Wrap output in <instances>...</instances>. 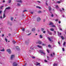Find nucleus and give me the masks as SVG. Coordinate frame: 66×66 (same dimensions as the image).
Listing matches in <instances>:
<instances>
[{
    "instance_id": "c9c22d12",
    "label": "nucleus",
    "mask_w": 66,
    "mask_h": 66,
    "mask_svg": "<svg viewBox=\"0 0 66 66\" xmlns=\"http://www.w3.org/2000/svg\"><path fill=\"white\" fill-rule=\"evenodd\" d=\"M56 9H58V8H59V7H58V6H57V5L56 6Z\"/></svg>"
},
{
    "instance_id": "603ef678",
    "label": "nucleus",
    "mask_w": 66,
    "mask_h": 66,
    "mask_svg": "<svg viewBox=\"0 0 66 66\" xmlns=\"http://www.w3.org/2000/svg\"><path fill=\"white\" fill-rule=\"evenodd\" d=\"M0 18H1V19H2V16H0Z\"/></svg>"
},
{
    "instance_id": "412c9836",
    "label": "nucleus",
    "mask_w": 66,
    "mask_h": 66,
    "mask_svg": "<svg viewBox=\"0 0 66 66\" xmlns=\"http://www.w3.org/2000/svg\"><path fill=\"white\" fill-rule=\"evenodd\" d=\"M41 31H44V28H41Z\"/></svg>"
},
{
    "instance_id": "a18cd8bd",
    "label": "nucleus",
    "mask_w": 66,
    "mask_h": 66,
    "mask_svg": "<svg viewBox=\"0 0 66 66\" xmlns=\"http://www.w3.org/2000/svg\"><path fill=\"white\" fill-rule=\"evenodd\" d=\"M44 61H45V62H47V61L46 60H45Z\"/></svg>"
},
{
    "instance_id": "4be33fe9",
    "label": "nucleus",
    "mask_w": 66,
    "mask_h": 66,
    "mask_svg": "<svg viewBox=\"0 0 66 66\" xmlns=\"http://www.w3.org/2000/svg\"><path fill=\"white\" fill-rule=\"evenodd\" d=\"M13 19H14L13 18V17H11V20L12 21H13Z\"/></svg>"
},
{
    "instance_id": "39448f33",
    "label": "nucleus",
    "mask_w": 66,
    "mask_h": 66,
    "mask_svg": "<svg viewBox=\"0 0 66 66\" xmlns=\"http://www.w3.org/2000/svg\"><path fill=\"white\" fill-rule=\"evenodd\" d=\"M47 31L48 33V34L50 35H51L52 34V33L51 32H49V30H47Z\"/></svg>"
},
{
    "instance_id": "473e14b6",
    "label": "nucleus",
    "mask_w": 66,
    "mask_h": 66,
    "mask_svg": "<svg viewBox=\"0 0 66 66\" xmlns=\"http://www.w3.org/2000/svg\"><path fill=\"white\" fill-rule=\"evenodd\" d=\"M52 27H55V26L53 25H52Z\"/></svg>"
},
{
    "instance_id": "2f4dec72",
    "label": "nucleus",
    "mask_w": 66,
    "mask_h": 66,
    "mask_svg": "<svg viewBox=\"0 0 66 66\" xmlns=\"http://www.w3.org/2000/svg\"><path fill=\"white\" fill-rule=\"evenodd\" d=\"M19 6H20V4L19 3H18L17 4Z\"/></svg>"
},
{
    "instance_id": "ddd939ff",
    "label": "nucleus",
    "mask_w": 66,
    "mask_h": 66,
    "mask_svg": "<svg viewBox=\"0 0 66 66\" xmlns=\"http://www.w3.org/2000/svg\"><path fill=\"white\" fill-rule=\"evenodd\" d=\"M57 64L55 63H54L53 64V66H57Z\"/></svg>"
},
{
    "instance_id": "0eeeda50",
    "label": "nucleus",
    "mask_w": 66,
    "mask_h": 66,
    "mask_svg": "<svg viewBox=\"0 0 66 66\" xmlns=\"http://www.w3.org/2000/svg\"><path fill=\"white\" fill-rule=\"evenodd\" d=\"M40 20V18L39 17H38L37 18V21H39Z\"/></svg>"
},
{
    "instance_id": "e2e57ef3",
    "label": "nucleus",
    "mask_w": 66,
    "mask_h": 66,
    "mask_svg": "<svg viewBox=\"0 0 66 66\" xmlns=\"http://www.w3.org/2000/svg\"><path fill=\"white\" fill-rule=\"evenodd\" d=\"M2 12V11H0V14H1V12Z\"/></svg>"
},
{
    "instance_id": "f8f14e48",
    "label": "nucleus",
    "mask_w": 66,
    "mask_h": 66,
    "mask_svg": "<svg viewBox=\"0 0 66 66\" xmlns=\"http://www.w3.org/2000/svg\"><path fill=\"white\" fill-rule=\"evenodd\" d=\"M16 48L17 50H19V47L18 46L16 47Z\"/></svg>"
},
{
    "instance_id": "09e8293b",
    "label": "nucleus",
    "mask_w": 66,
    "mask_h": 66,
    "mask_svg": "<svg viewBox=\"0 0 66 66\" xmlns=\"http://www.w3.org/2000/svg\"><path fill=\"white\" fill-rule=\"evenodd\" d=\"M55 21H58V19H57L56 20H55Z\"/></svg>"
},
{
    "instance_id": "79ce46f5",
    "label": "nucleus",
    "mask_w": 66,
    "mask_h": 66,
    "mask_svg": "<svg viewBox=\"0 0 66 66\" xmlns=\"http://www.w3.org/2000/svg\"><path fill=\"white\" fill-rule=\"evenodd\" d=\"M47 51L48 53H49V50H47Z\"/></svg>"
},
{
    "instance_id": "4468645a",
    "label": "nucleus",
    "mask_w": 66,
    "mask_h": 66,
    "mask_svg": "<svg viewBox=\"0 0 66 66\" xmlns=\"http://www.w3.org/2000/svg\"><path fill=\"white\" fill-rule=\"evenodd\" d=\"M57 32L58 36H60V35H61V33H59L58 32Z\"/></svg>"
},
{
    "instance_id": "58836bf2",
    "label": "nucleus",
    "mask_w": 66,
    "mask_h": 66,
    "mask_svg": "<svg viewBox=\"0 0 66 66\" xmlns=\"http://www.w3.org/2000/svg\"><path fill=\"white\" fill-rule=\"evenodd\" d=\"M3 7V6H1L0 7L1 9H2V7Z\"/></svg>"
},
{
    "instance_id": "6ab92c4d",
    "label": "nucleus",
    "mask_w": 66,
    "mask_h": 66,
    "mask_svg": "<svg viewBox=\"0 0 66 66\" xmlns=\"http://www.w3.org/2000/svg\"><path fill=\"white\" fill-rule=\"evenodd\" d=\"M37 64H36V66H38V65H40V63H37Z\"/></svg>"
},
{
    "instance_id": "c756f323",
    "label": "nucleus",
    "mask_w": 66,
    "mask_h": 66,
    "mask_svg": "<svg viewBox=\"0 0 66 66\" xmlns=\"http://www.w3.org/2000/svg\"><path fill=\"white\" fill-rule=\"evenodd\" d=\"M61 38H62V39H64V37H63L62 36L61 37Z\"/></svg>"
},
{
    "instance_id": "a19ab883",
    "label": "nucleus",
    "mask_w": 66,
    "mask_h": 66,
    "mask_svg": "<svg viewBox=\"0 0 66 66\" xmlns=\"http://www.w3.org/2000/svg\"><path fill=\"white\" fill-rule=\"evenodd\" d=\"M62 50L63 51H65V50H64V48H62Z\"/></svg>"
},
{
    "instance_id": "9b49d317",
    "label": "nucleus",
    "mask_w": 66,
    "mask_h": 66,
    "mask_svg": "<svg viewBox=\"0 0 66 66\" xmlns=\"http://www.w3.org/2000/svg\"><path fill=\"white\" fill-rule=\"evenodd\" d=\"M37 47H38L39 48H42V46H40L39 45H38L37 46Z\"/></svg>"
},
{
    "instance_id": "052dcab7",
    "label": "nucleus",
    "mask_w": 66,
    "mask_h": 66,
    "mask_svg": "<svg viewBox=\"0 0 66 66\" xmlns=\"http://www.w3.org/2000/svg\"><path fill=\"white\" fill-rule=\"evenodd\" d=\"M61 21H59V23H61Z\"/></svg>"
},
{
    "instance_id": "9d476101",
    "label": "nucleus",
    "mask_w": 66,
    "mask_h": 66,
    "mask_svg": "<svg viewBox=\"0 0 66 66\" xmlns=\"http://www.w3.org/2000/svg\"><path fill=\"white\" fill-rule=\"evenodd\" d=\"M17 2H20V3H22V1L21 0L17 1Z\"/></svg>"
},
{
    "instance_id": "1a4fd4ad",
    "label": "nucleus",
    "mask_w": 66,
    "mask_h": 66,
    "mask_svg": "<svg viewBox=\"0 0 66 66\" xmlns=\"http://www.w3.org/2000/svg\"><path fill=\"white\" fill-rule=\"evenodd\" d=\"M6 9H7V10H9L10 9V7H8L6 8L5 9V10L4 11V12H5V10H6Z\"/></svg>"
},
{
    "instance_id": "69168bd1",
    "label": "nucleus",
    "mask_w": 66,
    "mask_h": 66,
    "mask_svg": "<svg viewBox=\"0 0 66 66\" xmlns=\"http://www.w3.org/2000/svg\"><path fill=\"white\" fill-rule=\"evenodd\" d=\"M23 66H26V64H25Z\"/></svg>"
},
{
    "instance_id": "bb28decb",
    "label": "nucleus",
    "mask_w": 66,
    "mask_h": 66,
    "mask_svg": "<svg viewBox=\"0 0 66 66\" xmlns=\"http://www.w3.org/2000/svg\"><path fill=\"white\" fill-rule=\"evenodd\" d=\"M65 44H66V42H64L63 44V46H65Z\"/></svg>"
},
{
    "instance_id": "cd10ccee",
    "label": "nucleus",
    "mask_w": 66,
    "mask_h": 66,
    "mask_svg": "<svg viewBox=\"0 0 66 66\" xmlns=\"http://www.w3.org/2000/svg\"><path fill=\"white\" fill-rule=\"evenodd\" d=\"M38 13H42V11H38Z\"/></svg>"
},
{
    "instance_id": "c03bdc74",
    "label": "nucleus",
    "mask_w": 66,
    "mask_h": 66,
    "mask_svg": "<svg viewBox=\"0 0 66 66\" xmlns=\"http://www.w3.org/2000/svg\"><path fill=\"white\" fill-rule=\"evenodd\" d=\"M30 49L32 50V49H33V48L32 47H30Z\"/></svg>"
},
{
    "instance_id": "4c0bfd02",
    "label": "nucleus",
    "mask_w": 66,
    "mask_h": 66,
    "mask_svg": "<svg viewBox=\"0 0 66 66\" xmlns=\"http://www.w3.org/2000/svg\"><path fill=\"white\" fill-rule=\"evenodd\" d=\"M42 46H45V45H46V44H42Z\"/></svg>"
},
{
    "instance_id": "8fccbe9b",
    "label": "nucleus",
    "mask_w": 66,
    "mask_h": 66,
    "mask_svg": "<svg viewBox=\"0 0 66 66\" xmlns=\"http://www.w3.org/2000/svg\"><path fill=\"white\" fill-rule=\"evenodd\" d=\"M53 54L54 56V55H55V53H53Z\"/></svg>"
},
{
    "instance_id": "f03ea898",
    "label": "nucleus",
    "mask_w": 66,
    "mask_h": 66,
    "mask_svg": "<svg viewBox=\"0 0 66 66\" xmlns=\"http://www.w3.org/2000/svg\"><path fill=\"white\" fill-rule=\"evenodd\" d=\"M15 57V56L14 55H11L10 59L11 60H13V59H14V58Z\"/></svg>"
},
{
    "instance_id": "20e7f679",
    "label": "nucleus",
    "mask_w": 66,
    "mask_h": 66,
    "mask_svg": "<svg viewBox=\"0 0 66 66\" xmlns=\"http://www.w3.org/2000/svg\"><path fill=\"white\" fill-rule=\"evenodd\" d=\"M17 63L16 62H14L13 64V66H17Z\"/></svg>"
},
{
    "instance_id": "e433bc0d",
    "label": "nucleus",
    "mask_w": 66,
    "mask_h": 66,
    "mask_svg": "<svg viewBox=\"0 0 66 66\" xmlns=\"http://www.w3.org/2000/svg\"><path fill=\"white\" fill-rule=\"evenodd\" d=\"M22 31H24V29L23 28V29H22Z\"/></svg>"
},
{
    "instance_id": "4d7b16f0",
    "label": "nucleus",
    "mask_w": 66,
    "mask_h": 66,
    "mask_svg": "<svg viewBox=\"0 0 66 66\" xmlns=\"http://www.w3.org/2000/svg\"><path fill=\"white\" fill-rule=\"evenodd\" d=\"M45 21H46V20H45V19H44L43 20V21L44 22H45Z\"/></svg>"
},
{
    "instance_id": "0e129e2a",
    "label": "nucleus",
    "mask_w": 66,
    "mask_h": 66,
    "mask_svg": "<svg viewBox=\"0 0 66 66\" xmlns=\"http://www.w3.org/2000/svg\"><path fill=\"white\" fill-rule=\"evenodd\" d=\"M58 44H59V45H60V42H58Z\"/></svg>"
},
{
    "instance_id": "a878e982",
    "label": "nucleus",
    "mask_w": 66,
    "mask_h": 66,
    "mask_svg": "<svg viewBox=\"0 0 66 66\" xmlns=\"http://www.w3.org/2000/svg\"><path fill=\"white\" fill-rule=\"evenodd\" d=\"M36 7H37V8H38L39 9H41V7H40L37 6Z\"/></svg>"
},
{
    "instance_id": "5fc2aeb1",
    "label": "nucleus",
    "mask_w": 66,
    "mask_h": 66,
    "mask_svg": "<svg viewBox=\"0 0 66 66\" xmlns=\"http://www.w3.org/2000/svg\"><path fill=\"white\" fill-rule=\"evenodd\" d=\"M4 36V34H3L2 35V37H3V36Z\"/></svg>"
},
{
    "instance_id": "6e6552de",
    "label": "nucleus",
    "mask_w": 66,
    "mask_h": 66,
    "mask_svg": "<svg viewBox=\"0 0 66 66\" xmlns=\"http://www.w3.org/2000/svg\"><path fill=\"white\" fill-rule=\"evenodd\" d=\"M38 43L40 45H41V44H42V42H41V41H39L38 42Z\"/></svg>"
},
{
    "instance_id": "7ed1b4c3",
    "label": "nucleus",
    "mask_w": 66,
    "mask_h": 66,
    "mask_svg": "<svg viewBox=\"0 0 66 66\" xmlns=\"http://www.w3.org/2000/svg\"><path fill=\"white\" fill-rule=\"evenodd\" d=\"M7 52H8V53L10 54H11L12 53L11 52V51L10 49H8L6 50Z\"/></svg>"
},
{
    "instance_id": "49530a36",
    "label": "nucleus",
    "mask_w": 66,
    "mask_h": 66,
    "mask_svg": "<svg viewBox=\"0 0 66 66\" xmlns=\"http://www.w3.org/2000/svg\"><path fill=\"white\" fill-rule=\"evenodd\" d=\"M43 33H46V31H43Z\"/></svg>"
},
{
    "instance_id": "dca6fc26",
    "label": "nucleus",
    "mask_w": 66,
    "mask_h": 66,
    "mask_svg": "<svg viewBox=\"0 0 66 66\" xmlns=\"http://www.w3.org/2000/svg\"><path fill=\"white\" fill-rule=\"evenodd\" d=\"M48 9H49V11H51V7H50V6L49 7Z\"/></svg>"
},
{
    "instance_id": "13d9d810",
    "label": "nucleus",
    "mask_w": 66,
    "mask_h": 66,
    "mask_svg": "<svg viewBox=\"0 0 66 66\" xmlns=\"http://www.w3.org/2000/svg\"><path fill=\"white\" fill-rule=\"evenodd\" d=\"M30 13L31 14H33V13H34L33 12H31Z\"/></svg>"
},
{
    "instance_id": "f3484780",
    "label": "nucleus",
    "mask_w": 66,
    "mask_h": 66,
    "mask_svg": "<svg viewBox=\"0 0 66 66\" xmlns=\"http://www.w3.org/2000/svg\"><path fill=\"white\" fill-rule=\"evenodd\" d=\"M50 30L51 31H54V29L53 28L51 29Z\"/></svg>"
},
{
    "instance_id": "680f3d73",
    "label": "nucleus",
    "mask_w": 66,
    "mask_h": 66,
    "mask_svg": "<svg viewBox=\"0 0 66 66\" xmlns=\"http://www.w3.org/2000/svg\"><path fill=\"white\" fill-rule=\"evenodd\" d=\"M51 16L52 17H53V14H52V15H51Z\"/></svg>"
},
{
    "instance_id": "f257e3e1",
    "label": "nucleus",
    "mask_w": 66,
    "mask_h": 66,
    "mask_svg": "<svg viewBox=\"0 0 66 66\" xmlns=\"http://www.w3.org/2000/svg\"><path fill=\"white\" fill-rule=\"evenodd\" d=\"M40 53H42V54H43L44 55H45L46 54V53L45 52V51L44 50H40L39 51Z\"/></svg>"
},
{
    "instance_id": "393cba45",
    "label": "nucleus",
    "mask_w": 66,
    "mask_h": 66,
    "mask_svg": "<svg viewBox=\"0 0 66 66\" xmlns=\"http://www.w3.org/2000/svg\"><path fill=\"white\" fill-rule=\"evenodd\" d=\"M40 38H43V37L42 36V35H40Z\"/></svg>"
},
{
    "instance_id": "864d4df0",
    "label": "nucleus",
    "mask_w": 66,
    "mask_h": 66,
    "mask_svg": "<svg viewBox=\"0 0 66 66\" xmlns=\"http://www.w3.org/2000/svg\"><path fill=\"white\" fill-rule=\"evenodd\" d=\"M48 46L49 47H51L50 45H48Z\"/></svg>"
},
{
    "instance_id": "37998d69",
    "label": "nucleus",
    "mask_w": 66,
    "mask_h": 66,
    "mask_svg": "<svg viewBox=\"0 0 66 66\" xmlns=\"http://www.w3.org/2000/svg\"><path fill=\"white\" fill-rule=\"evenodd\" d=\"M57 3H61V2L58 1L57 2Z\"/></svg>"
},
{
    "instance_id": "ea45409f",
    "label": "nucleus",
    "mask_w": 66,
    "mask_h": 66,
    "mask_svg": "<svg viewBox=\"0 0 66 66\" xmlns=\"http://www.w3.org/2000/svg\"><path fill=\"white\" fill-rule=\"evenodd\" d=\"M0 64H2V62H1V61H0Z\"/></svg>"
},
{
    "instance_id": "6e6d98bb",
    "label": "nucleus",
    "mask_w": 66,
    "mask_h": 66,
    "mask_svg": "<svg viewBox=\"0 0 66 66\" xmlns=\"http://www.w3.org/2000/svg\"><path fill=\"white\" fill-rule=\"evenodd\" d=\"M26 32H27V33H29V31L28 30H27Z\"/></svg>"
},
{
    "instance_id": "72a5a7b5",
    "label": "nucleus",
    "mask_w": 66,
    "mask_h": 66,
    "mask_svg": "<svg viewBox=\"0 0 66 66\" xmlns=\"http://www.w3.org/2000/svg\"><path fill=\"white\" fill-rule=\"evenodd\" d=\"M27 12V11L26 10H25L23 11V12Z\"/></svg>"
},
{
    "instance_id": "774afa93",
    "label": "nucleus",
    "mask_w": 66,
    "mask_h": 66,
    "mask_svg": "<svg viewBox=\"0 0 66 66\" xmlns=\"http://www.w3.org/2000/svg\"><path fill=\"white\" fill-rule=\"evenodd\" d=\"M51 56H53V55H52V54H51Z\"/></svg>"
},
{
    "instance_id": "f704fd0d",
    "label": "nucleus",
    "mask_w": 66,
    "mask_h": 66,
    "mask_svg": "<svg viewBox=\"0 0 66 66\" xmlns=\"http://www.w3.org/2000/svg\"><path fill=\"white\" fill-rule=\"evenodd\" d=\"M31 34H32V33H30L29 34H28L27 35L29 36L30 35H31Z\"/></svg>"
},
{
    "instance_id": "5701e85b",
    "label": "nucleus",
    "mask_w": 66,
    "mask_h": 66,
    "mask_svg": "<svg viewBox=\"0 0 66 66\" xmlns=\"http://www.w3.org/2000/svg\"><path fill=\"white\" fill-rule=\"evenodd\" d=\"M1 51H4V49L3 48L2 50H1Z\"/></svg>"
},
{
    "instance_id": "2eb2a0df",
    "label": "nucleus",
    "mask_w": 66,
    "mask_h": 66,
    "mask_svg": "<svg viewBox=\"0 0 66 66\" xmlns=\"http://www.w3.org/2000/svg\"><path fill=\"white\" fill-rule=\"evenodd\" d=\"M35 28H32L31 30L32 31L34 32L35 31Z\"/></svg>"
},
{
    "instance_id": "bf43d9fd",
    "label": "nucleus",
    "mask_w": 66,
    "mask_h": 66,
    "mask_svg": "<svg viewBox=\"0 0 66 66\" xmlns=\"http://www.w3.org/2000/svg\"><path fill=\"white\" fill-rule=\"evenodd\" d=\"M9 36H11V34H8Z\"/></svg>"
},
{
    "instance_id": "3c124183",
    "label": "nucleus",
    "mask_w": 66,
    "mask_h": 66,
    "mask_svg": "<svg viewBox=\"0 0 66 66\" xmlns=\"http://www.w3.org/2000/svg\"><path fill=\"white\" fill-rule=\"evenodd\" d=\"M26 44H28L29 43H28L27 42H26Z\"/></svg>"
},
{
    "instance_id": "423d86ee",
    "label": "nucleus",
    "mask_w": 66,
    "mask_h": 66,
    "mask_svg": "<svg viewBox=\"0 0 66 66\" xmlns=\"http://www.w3.org/2000/svg\"><path fill=\"white\" fill-rule=\"evenodd\" d=\"M48 39L49 40V41H50V42H53V41L51 39V38H50L48 37Z\"/></svg>"
},
{
    "instance_id": "c85d7f7f",
    "label": "nucleus",
    "mask_w": 66,
    "mask_h": 66,
    "mask_svg": "<svg viewBox=\"0 0 66 66\" xmlns=\"http://www.w3.org/2000/svg\"><path fill=\"white\" fill-rule=\"evenodd\" d=\"M9 0V3H11V1H11V0Z\"/></svg>"
},
{
    "instance_id": "338daca9",
    "label": "nucleus",
    "mask_w": 66,
    "mask_h": 66,
    "mask_svg": "<svg viewBox=\"0 0 66 66\" xmlns=\"http://www.w3.org/2000/svg\"><path fill=\"white\" fill-rule=\"evenodd\" d=\"M37 2H38L39 3H40V2L39 1H38Z\"/></svg>"
},
{
    "instance_id": "aec40b11",
    "label": "nucleus",
    "mask_w": 66,
    "mask_h": 66,
    "mask_svg": "<svg viewBox=\"0 0 66 66\" xmlns=\"http://www.w3.org/2000/svg\"><path fill=\"white\" fill-rule=\"evenodd\" d=\"M53 24L51 22L49 24V25H52H52H53Z\"/></svg>"
},
{
    "instance_id": "7c9ffc66",
    "label": "nucleus",
    "mask_w": 66,
    "mask_h": 66,
    "mask_svg": "<svg viewBox=\"0 0 66 66\" xmlns=\"http://www.w3.org/2000/svg\"><path fill=\"white\" fill-rule=\"evenodd\" d=\"M12 42L13 43H14V44H15V43H16V42H15V41H12Z\"/></svg>"
},
{
    "instance_id": "de8ad7c7",
    "label": "nucleus",
    "mask_w": 66,
    "mask_h": 66,
    "mask_svg": "<svg viewBox=\"0 0 66 66\" xmlns=\"http://www.w3.org/2000/svg\"><path fill=\"white\" fill-rule=\"evenodd\" d=\"M32 58H33V59H35V57L34 56H32Z\"/></svg>"
},
{
    "instance_id": "b1692460",
    "label": "nucleus",
    "mask_w": 66,
    "mask_h": 66,
    "mask_svg": "<svg viewBox=\"0 0 66 66\" xmlns=\"http://www.w3.org/2000/svg\"><path fill=\"white\" fill-rule=\"evenodd\" d=\"M5 41L7 42V39H6V38H5Z\"/></svg>"
},
{
    "instance_id": "a211bd4d",
    "label": "nucleus",
    "mask_w": 66,
    "mask_h": 66,
    "mask_svg": "<svg viewBox=\"0 0 66 66\" xmlns=\"http://www.w3.org/2000/svg\"><path fill=\"white\" fill-rule=\"evenodd\" d=\"M5 17V13H4L3 14V18Z\"/></svg>"
}]
</instances>
